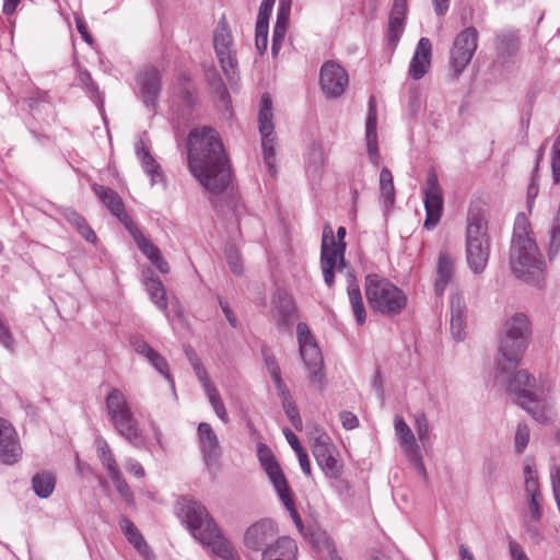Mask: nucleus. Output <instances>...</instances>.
<instances>
[{"label":"nucleus","mask_w":560,"mask_h":560,"mask_svg":"<svg viewBox=\"0 0 560 560\" xmlns=\"http://www.w3.org/2000/svg\"><path fill=\"white\" fill-rule=\"evenodd\" d=\"M295 305L292 296L281 288L276 289L271 299L270 313L279 327L292 325L295 316Z\"/></svg>","instance_id":"obj_18"},{"label":"nucleus","mask_w":560,"mask_h":560,"mask_svg":"<svg viewBox=\"0 0 560 560\" xmlns=\"http://www.w3.org/2000/svg\"><path fill=\"white\" fill-rule=\"evenodd\" d=\"M529 320L524 314H515L503 326V336L500 343L501 358L498 361L497 377L506 382L513 400L525 409L539 423H548L550 401L542 387L537 386L535 377L525 370L511 375L506 373L515 368L526 347L529 337Z\"/></svg>","instance_id":"obj_1"},{"label":"nucleus","mask_w":560,"mask_h":560,"mask_svg":"<svg viewBox=\"0 0 560 560\" xmlns=\"http://www.w3.org/2000/svg\"><path fill=\"white\" fill-rule=\"evenodd\" d=\"M177 84L178 98L185 106H192L196 102V95L195 91L190 86V78L187 74L182 73L177 77Z\"/></svg>","instance_id":"obj_44"},{"label":"nucleus","mask_w":560,"mask_h":560,"mask_svg":"<svg viewBox=\"0 0 560 560\" xmlns=\"http://www.w3.org/2000/svg\"><path fill=\"white\" fill-rule=\"evenodd\" d=\"M130 342L135 351L145 358L154 350L147 341L138 337L131 338Z\"/></svg>","instance_id":"obj_61"},{"label":"nucleus","mask_w":560,"mask_h":560,"mask_svg":"<svg viewBox=\"0 0 560 560\" xmlns=\"http://www.w3.org/2000/svg\"><path fill=\"white\" fill-rule=\"evenodd\" d=\"M424 194L425 220L424 228L432 230L440 222L443 212V197L436 173L431 170L428 173Z\"/></svg>","instance_id":"obj_12"},{"label":"nucleus","mask_w":560,"mask_h":560,"mask_svg":"<svg viewBox=\"0 0 560 560\" xmlns=\"http://www.w3.org/2000/svg\"><path fill=\"white\" fill-rule=\"evenodd\" d=\"M432 44L427 37H421L411 58L408 73L413 80L423 78L431 67Z\"/></svg>","instance_id":"obj_22"},{"label":"nucleus","mask_w":560,"mask_h":560,"mask_svg":"<svg viewBox=\"0 0 560 560\" xmlns=\"http://www.w3.org/2000/svg\"><path fill=\"white\" fill-rule=\"evenodd\" d=\"M451 332L455 340L465 338L466 304L464 299L454 294L451 296Z\"/></svg>","instance_id":"obj_30"},{"label":"nucleus","mask_w":560,"mask_h":560,"mask_svg":"<svg viewBox=\"0 0 560 560\" xmlns=\"http://www.w3.org/2000/svg\"><path fill=\"white\" fill-rule=\"evenodd\" d=\"M380 190L381 196L387 207L395 202V187L392 172L387 167H383L380 173Z\"/></svg>","instance_id":"obj_41"},{"label":"nucleus","mask_w":560,"mask_h":560,"mask_svg":"<svg viewBox=\"0 0 560 560\" xmlns=\"http://www.w3.org/2000/svg\"><path fill=\"white\" fill-rule=\"evenodd\" d=\"M125 468L128 472L135 475L137 478H142L144 476V469L142 465L132 457L125 459Z\"/></svg>","instance_id":"obj_62"},{"label":"nucleus","mask_w":560,"mask_h":560,"mask_svg":"<svg viewBox=\"0 0 560 560\" xmlns=\"http://www.w3.org/2000/svg\"><path fill=\"white\" fill-rule=\"evenodd\" d=\"M145 289L156 307L165 311L167 308V301L166 291L162 281L158 277L149 278L145 281Z\"/></svg>","instance_id":"obj_39"},{"label":"nucleus","mask_w":560,"mask_h":560,"mask_svg":"<svg viewBox=\"0 0 560 560\" xmlns=\"http://www.w3.org/2000/svg\"><path fill=\"white\" fill-rule=\"evenodd\" d=\"M215 415L220 418V420L224 423L230 421L229 415L225 410L224 404L221 399L219 392L215 389H209L208 394H206Z\"/></svg>","instance_id":"obj_49"},{"label":"nucleus","mask_w":560,"mask_h":560,"mask_svg":"<svg viewBox=\"0 0 560 560\" xmlns=\"http://www.w3.org/2000/svg\"><path fill=\"white\" fill-rule=\"evenodd\" d=\"M277 525L270 520H261L247 528L244 542L252 550H261L271 547L277 540Z\"/></svg>","instance_id":"obj_16"},{"label":"nucleus","mask_w":560,"mask_h":560,"mask_svg":"<svg viewBox=\"0 0 560 560\" xmlns=\"http://www.w3.org/2000/svg\"><path fill=\"white\" fill-rule=\"evenodd\" d=\"M311 441L312 453L316 463L336 450L328 434L320 429H315Z\"/></svg>","instance_id":"obj_37"},{"label":"nucleus","mask_w":560,"mask_h":560,"mask_svg":"<svg viewBox=\"0 0 560 560\" xmlns=\"http://www.w3.org/2000/svg\"><path fill=\"white\" fill-rule=\"evenodd\" d=\"M147 359L156 369V371H159L166 380L172 382L168 364L158 351L153 350Z\"/></svg>","instance_id":"obj_51"},{"label":"nucleus","mask_w":560,"mask_h":560,"mask_svg":"<svg viewBox=\"0 0 560 560\" xmlns=\"http://www.w3.org/2000/svg\"><path fill=\"white\" fill-rule=\"evenodd\" d=\"M288 24H289V19L277 16V21H276V24L273 27V33H272V45H271V52H272L273 57H276L279 54V50H280L282 43L284 40V37H285Z\"/></svg>","instance_id":"obj_45"},{"label":"nucleus","mask_w":560,"mask_h":560,"mask_svg":"<svg viewBox=\"0 0 560 560\" xmlns=\"http://www.w3.org/2000/svg\"><path fill=\"white\" fill-rule=\"evenodd\" d=\"M213 47L224 74L232 81L237 72V59L231 31L223 20L214 31Z\"/></svg>","instance_id":"obj_11"},{"label":"nucleus","mask_w":560,"mask_h":560,"mask_svg":"<svg viewBox=\"0 0 560 560\" xmlns=\"http://www.w3.org/2000/svg\"><path fill=\"white\" fill-rule=\"evenodd\" d=\"M119 526L128 541L139 551L140 555L149 559L150 548L136 525L127 516L122 515L119 518Z\"/></svg>","instance_id":"obj_33"},{"label":"nucleus","mask_w":560,"mask_h":560,"mask_svg":"<svg viewBox=\"0 0 560 560\" xmlns=\"http://www.w3.org/2000/svg\"><path fill=\"white\" fill-rule=\"evenodd\" d=\"M95 445L97 450V456L103 467L106 469L108 477L110 478L120 472L119 466L110 451L108 443L102 436H97L95 440Z\"/></svg>","instance_id":"obj_36"},{"label":"nucleus","mask_w":560,"mask_h":560,"mask_svg":"<svg viewBox=\"0 0 560 560\" xmlns=\"http://www.w3.org/2000/svg\"><path fill=\"white\" fill-rule=\"evenodd\" d=\"M307 168L317 173L325 164V154L320 145L313 143L306 158Z\"/></svg>","instance_id":"obj_46"},{"label":"nucleus","mask_w":560,"mask_h":560,"mask_svg":"<svg viewBox=\"0 0 560 560\" xmlns=\"http://www.w3.org/2000/svg\"><path fill=\"white\" fill-rule=\"evenodd\" d=\"M63 217L86 242L94 244L97 241L95 232L91 229L86 220L74 209H66Z\"/></svg>","instance_id":"obj_35"},{"label":"nucleus","mask_w":560,"mask_h":560,"mask_svg":"<svg viewBox=\"0 0 560 560\" xmlns=\"http://www.w3.org/2000/svg\"><path fill=\"white\" fill-rule=\"evenodd\" d=\"M415 429L418 434L419 441L425 445L430 442V425L427 416L423 411H418L415 415Z\"/></svg>","instance_id":"obj_48"},{"label":"nucleus","mask_w":560,"mask_h":560,"mask_svg":"<svg viewBox=\"0 0 560 560\" xmlns=\"http://www.w3.org/2000/svg\"><path fill=\"white\" fill-rule=\"evenodd\" d=\"M110 480L116 488L117 492L126 500L131 498L129 486L122 477L121 471L110 477Z\"/></svg>","instance_id":"obj_58"},{"label":"nucleus","mask_w":560,"mask_h":560,"mask_svg":"<svg viewBox=\"0 0 560 560\" xmlns=\"http://www.w3.org/2000/svg\"><path fill=\"white\" fill-rule=\"evenodd\" d=\"M135 150L138 159L141 161L143 171L150 176L151 185L162 182L163 173L161 166L145 148L142 140L137 141Z\"/></svg>","instance_id":"obj_31"},{"label":"nucleus","mask_w":560,"mask_h":560,"mask_svg":"<svg viewBox=\"0 0 560 560\" xmlns=\"http://www.w3.org/2000/svg\"><path fill=\"white\" fill-rule=\"evenodd\" d=\"M345 250L343 245H337L331 226L326 224L322 237L320 266L328 288L335 284V270L341 271L346 266Z\"/></svg>","instance_id":"obj_9"},{"label":"nucleus","mask_w":560,"mask_h":560,"mask_svg":"<svg viewBox=\"0 0 560 560\" xmlns=\"http://www.w3.org/2000/svg\"><path fill=\"white\" fill-rule=\"evenodd\" d=\"M187 151L190 173L208 191L220 194L228 188L232 178L230 161L214 128L201 126L191 129Z\"/></svg>","instance_id":"obj_2"},{"label":"nucleus","mask_w":560,"mask_h":560,"mask_svg":"<svg viewBox=\"0 0 560 560\" xmlns=\"http://www.w3.org/2000/svg\"><path fill=\"white\" fill-rule=\"evenodd\" d=\"M300 357L308 371V380L316 389H324L325 373L324 360L320 349L305 323H299L296 326Z\"/></svg>","instance_id":"obj_7"},{"label":"nucleus","mask_w":560,"mask_h":560,"mask_svg":"<svg viewBox=\"0 0 560 560\" xmlns=\"http://www.w3.org/2000/svg\"><path fill=\"white\" fill-rule=\"evenodd\" d=\"M455 273V261L446 252H441L436 265V278L434 291L438 296L444 294L446 287L453 280Z\"/></svg>","instance_id":"obj_28"},{"label":"nucleus","mask_w":560,"mask_h":560,"mask_svg":"<svg viewBox=\"0 0 560 560\" xmlns=\"http://www.w3.org/2000/svg\"><path fill=\"white\" fill-rule=\"evenodd\" d=\"M340 420H341L342 427L346 430H352L359 425V420H358L357 416L350 411H342L340 413Z\"/></svg>","instance_id":"obj_63"},{"label":"nucleus","mask_w":560,"mask_h":560,"mask_svg":"<svg viewBox=\"0 0 560 560\" xmlns=\"http://www.w3.org/2000/svg\"><path fill=\"white\" fill-rule=\"evenodd\" d=\"M320 88L328 98L339 97L349 83L347 71L334 60L326 61L320 68Z\"/></svg>","instance_id":"obj_13"},{"label":"nucleus","mask_w":560,"mask_h":560,"mask_svg":"<svg viewBox=\"0 0 560 560\" xmlns=\"http://www.w3.org/2000/svg\"><path fill=\"white\" fill-rule=\"evenodd\" d=\"M0 343L10 351H14V338L9 327L0 318Z\"/></svg>","instance_id":"obj_59"},{"label":"nucleus","mask_w":560,"mask_h":560,"mask_svg":"<svg viewBox=\"0 0 560 560\" xmlns=\"http://www.w3.org/2000/svg\"><path fill=\"white\" fill-rule=\"evenodd\" d=\"M272 100L268 93L262 94L258 113V127L261 136L264 162L271 176L276 170V136L273 126Z\"/></svg>","instance_id":"obj_8"},{"label":"nucleus","mask_w":560,"mask_h":560,"mask_svg":"<svg viewBox=\"0 0 560 560\" xmlns=\"http://www.w3.org/2000/svg\"><path fill=\"white\" fill-rule=\"evenodd\" d=\"M282 408L295 430L302 431L303 421L294 401L282 405Z\"/></svg>","instance_id":"obj_57"},{"label":"nucleus","mask_w":560,"mask_h":560,"mask_svg":"<svg viewBox=\"0 0 560 560\" xmlns=\"http://www.w3.org/2000/svg\"><path fill=\"white\" fill-rule=\"evenodd\" d=\"M257 456L271 481L275 491L283 489L288 486L284 474L282 472L279 464L276 462L271 450L264 443L257 446Z\"/></svg>","instance_id":"obj_23"},{"label":"nucleus","mask_w":560,"mask_h":560,"mask_svg":"<svg viewBox=\"0 0 560 560\" xmlns=\"http://www.w3.org/2000/svg\"><path fill=\"white\" fill-rule=\"evenodd\" d=\"M518 38L514 32H502L497 36V50L501 56H511L517 50Z\"/></svg>","instance_id":"obj_43"},{"label":"nucleus","mask_w":560,"mask_h":560,"mask_svg":"<svg viewBox=\"0 0 560 560\" xmlns=\"http://www.w3.org/2000/svg\"><path fill=\"white\" fill-rule=\"evenodd\" d=\"M280 501L283 503V505L285 506V509L289 511L290 513V516L293 521V523L295 524L298 530L300 533H303V522H302V518L300 517L296 509H295V503H294V500L292 498V494H291V490L289 488V485L287 487H284L283 489H279L276 491Z\"/></svg>","instance_id":"obj_42"},{"label":"nucleus","mask_w":560,"mask_h":560,"mask_svg":"<svg viewBox=\"0 0 560 560\" xmlns=\"http://www.w3.org/2000/svg\"><path fill=\"white\" fill-rule=\"evenodd\" d=\"M408 12L407 0H394L387 30V45L395 50L405 30Z\"/></svg>","instance_id":"obj_19"},{"label":"nucleus","mask_w":560,"mask_h":560,"mask_svg":"<svg viewBox=\"0 0 560 560\" xmlns=\"http://www.w3.org/2000/svg\"><path fill=\"white\" fill-rule=\"evenodd\" d=\"M337 450L332 451L327 456L323 457L317 462L325 476L329 479H338L342 474V464L337 458Z\"/></svg>","instance_id":"obj_40"},{"label":"nucleus","mask_w":560,"mask_h":560,"mask_svg":"<svg viewBox=\"0 0 560 560\" xmlns=\"http://www.w3.org/2000/svg\"><path fill=\"white\" fill-rule=\"evenodd\" d=\"M552 178L556 184L560 183V135L556 138L551 152Z\"/></svg>","instance_id":"obj_52"},{"label":"nucleus","mask_w":560,"mask_h":560,"mask_svg":"<svg viewBox=\"0 0 560 560\" xmlns=\"http://www.w3.org/2000/svg\"><path fill=\"white\" fill-rule=\"evenodd\" d=\"M127 229L141 253L158 268L160 272L167 273L170 271V266L162 257L159 247L148 240L133 223L127 225Z\"/></svg>","instance_id":"obj_20"},{"label":"nucleus","mask_w":560,"mask_h":560,"mask_svg":"<svg viewBox=\"0 0 560 560\" xmlns=\"http://www.w3.org/2000/svg\"><path fill=\"white\" fill-rule=\"evenodd\" d=\"M137 84L144 105L154 109L162 88L160 71L153 66H144L137 74Z\"/></svg>","instance_id":"obj_17"},{"label":"nucleus","mask_w":560,"mask_h":560,"mask_svg":"<svg viewBox=\"0 0 560 560\" xmlns=\"http://www.w3.org/2000/svg\"><path fill=\"white\" fill-rule=\"evenodd\" d=\"M510 265L515 277L529 284L539 285L544 279L545 261L524 214L515 219Z\"/></svg>","instance_id":"obj_4"},{"label":"nucleus","mask_w":560,"mask_h":560,"mask_svg":"<svg viewBox=\"0 0 560 560\" xmlns=\"http://www.w3.org/2000/svg\"><path fill=\"white\" fill-rule=\"evenodd\" d=\"M177 516L186 524L191 535L211 548L223 560H240L237 551L222 535L207 508L189 498H180L176 503Z\"/></svg>","instance_id":"obj_3"},{"label":"nucleus","mask_w":560,"mask_h":560,"mask_svg":"<svg viewBox=\"0 0 560 560\" xmlns=\"http://www.w3.org/2000/svg\"><path fill=\"white\" fill-rule=\"evenodd\" d=\"M541 159H542V148H540L538 151L535 168H534L533 175H532V180L527 187V198H528L529 202H533V200L537 197L538 191H539V186H538V182H537V178H538L537 172H538V166H539V162Z\"/></svg>","instance_id":"obj_55"},{"label":"nucleus","mask_w":560,"mask_h":560,"mask_svg":"<svg viewBox=\"0 0 560 560\" xmlns=\"http://www.w3.org/2000/svg\"><path fill=\"white\" fill-rule=\"evenodd\" d=\"M529 441V428L525 423H518L515 438H514V444H515V451L517 454H522Z\"/></svg>","instance_id":"obj_50"},{"label":"nucleus","mask_w":560,"mask_h":560,"mask_svg":"<svg viewBox=\"0 0 560 560\" xmlns=\"http://www.w3.org/2000/svg\"><path fill=\"white\" fill-rule=\"evenodd\" d=\"M78 81L80 85H82L89 93L92 94V96L100 98L98 88L88 70H79Z\"/></svg>","instance_id":"obj_56"},{"label":"nucleus","mask_w":560,"mask_h":560,"mask_svg":"<svg viewBox=\"0 0 560 560\" xmlns=\"http://www.w3.org/2000/svg\"><path fill=\"white\" fill-rule=\"evenodd\" d=\"M56 478L51 472L43 471L33 476L32 489L39 498H48L55 490Z\"/></svg>","instance_id":"obj_38"},{"label":"nucleus","mask_w":560,"mask_h":560,"mask_svg":"<svg viewBox=\"0 0 560 560\" xmlns=\"http://www.w3.org/2000/svg\"><path fill=\"white\" fill-rule=\"evenodd\" d=\"M365 141L370 161L374 165H378L381 155L377 143V109L374 96H371L369 101V110L365 121Z\"/></svg>","instance_id":"obj_24"},{"label":"nucleus","mask_w":560,"mask_h":560,"mask_svg":"<svg viewBox=\"0 0 560 560\" xmlns=\"http://www.w3.org/2000/svg\"><path fill=\"white\" fill-rule=\"evenodd\" d=\"M23 455V448L15 428L10 421L0 418V463L14 465Z\"/></svg>","instance_id":"obj_14"},{"label":"nucleus","mask_w":560,"mask_h":560,"mask_svg":"<svg viewBox=\"0 0 560 560\" xmlns=\"http://www.w3.org/2000/svg\"><path fill=\"white\" fill-rule=\"evenodd\" d=\"M276 0H262L259 7V12L256 23L268 24L269 18Z\"/></svg>","instance_id":"obj_60"},{"label":"nucleus","mask_w":560,"mask_h":560,"mask_svg":"<svg viewBox=\"0 0 560 560\" xmlns=\"http://www.w3.org/2000/svg\"><path fill=\"white\" fill-rule=\"evenodd\" d=\"M364 291L372 311L382 315H399L407 305L404 291L380 275L370 273L365 277Z\"/></svg>","instance_id":"obj_6"},{"label":"nucleus","mask_w":560,"mask_h":560,"mask_svg":"<svg viewBox=\"0 0 560 560\" xmlns=\"http://www.w3.org/2000/svg\"><path fill=\"white\" fill-rule=\"evenodd\" d=\"M395 431L398 435L400 447L408 460L416 467L419 474L425 476L420 446L409 425L401 417L395 418Z\"/></svg>","instance_id":"obj_15"},{"label":"nucleus","mask_w":560,"mask_h":560,"mask_svg":"<svg viewBox=\"0 0 560 560\" xmlns=\"http://www.w3.org/2000/svg\"><path fill=\"white\" fill-rule=\"evenodd\" d=\"M296 542L288 536H282L271 547L264 549L261 560H296Z\"/></svg>","instance_id":"obj_27"},{"label":"nucleus","mask_w":560,"mask_h":560,"mask_svg":"<svg viewBox=\"0 0 560 560\" xmlns=\"http://www.w3.org/2000/svg\"><path fill=\"white\" fill-rule=\"evenodd\" d=\"M255 44L257 50L262 55L268 45V24L256 23Z\"/></svg>","instance_id":"obj_54"},{"label":"nucleus","mask_w":560,"mask_h":560,"mask_svg":"<svg viewBox=\"0 0 560 560\" xmlns=\"http://www.w3.org/2000/svg\"><path fill=\"white\" fill-rule=\"evenodd\" d=\"M105 404L110 422L132 412L125 394L117 388L108 392Z\"/></svg>","instance_id":"obj_32"},{"label":"nucleus","mask_w":560,"mask_h":560,"mask_svg":"<svg viewBox=\"0 0 560 560\" xmlns=\"http://www.w3.org/2000/svg\"><path fill=\"white\" fill-rule=\"evenodd\" d=\"M225 257L231 271L236 276H241L243 273V260L240 250L234 244L226 245Z\"/></svg>","instance_id":"obj_47"},{"label":"nucleus","mask_w":560,"mask_h":560,"mask_svg":"<svg viewBox=\"0 0 560 560\" xmlns=\"http://www.w3.org/2000/svg\"><path fill=\"white\" fill-rule=\"evenodd\" d=\"M478 47V31L466 27L456 35L450 56V69L453 78H458L471 61Z\"/></svg>","instance_id":"obj_10"},{"label":"nucleus","mask_w":560,"mask_h":560,"mask_svg":"<svg viewBox=\"0 0 560 560\" xmlns=\"http://www.w3.org/2000/svg\"><path fill=\"white\" fill-rule=\"evenodd\" d=\"M490 240L486 210L479 205H471L467 213L466 256L470 270L481 273L489 260Z\"/></svg>","instance_id":"obj_5"},{"label":"nucleus","mask_w":560,"mask_h":560,"mask_svg":"<svg viewBox=\"0 0 560 560\" xmlns=\"http://www.w3.org/2000/svg\"><path fill=\"white\" fill-rule=\"evenodd\" d=\"M525 492L528 497V502H541L542 497L537 477L525 479Z\"/></svg>","instance_id":"obj_53"},{"label":"nucleus","mask_w":560,"mask_h":560,"mask_svg":"<svg viewBox=\"0 0 560 560\" xmlns=\"http://www.w3.org/2000/svg\"><path fill=\"white\" fill-rule=\"evenodd\" d=\"M199 448L207 465L217 462L221 455L219 439L212 427L207 422H201L197 429Z\"/></svg>","instance_id":"obj_21"},{"label":"nucleus","mask_w":560,"mask_h":560,"mask_svg":"<svg viewBox=\"0 0 560 560\" xmlns=\"http://www.w3.org/2000/svg\"><path fill=\"white\" fill-rule=\"evenodd\" d=\"M92 190L121 223L126 226L132 223L125 211L121 198L115 190L98 184H94Z\"/></svg>","instance_id":"obj_25"},{"label":"nucleus","mask_w":560,"mask_h":560,"mask_svg":"<svg viewBox=\"0 0 560 560\" xmlns=\"http://www.w3.org/2000/svg\"><path fill=\"white\" fill-rule=\"evenodd\" d=\"M509 548H510V555L512 557V560H528L523 548L516 541L511 540L509 544Z\"/></svg>","instance_id":"obj_64"},{"label":"nucleus","mask_w":560,"mask_h":560,"mask_svg":"<svg viewBox=\"0 0 560 560\" xmlns=\"http://www.w3.org/2000/svg\"><path fill=\"white\" fill-rule=\"evenodd\" d=\"M115 430L136 447L143 445V439L139 430V423L132 412L112 421Z\"/></svg>","instance_id":"obj_29"},{"label":"nucleus","mask_w":560,"mask_h":560,"mask_svg":"<svg viewBox=\"0 0 560 560\" xmlns=\"http://www.w3.org/2000/svg\"><path fill=\"white\" fill-rule=\"evenodd\" d=\"M541 502H528V509L523 516L524 528L529 536L530 540L535 544H540L545 536L541 525Z\"/></svg>","instance_id":"obj_26"},{"label":"nucleus","mask_w":560,"mask_h":560,"mask_svg":"<svg viewBox=\"0 0 560 560\" xmlns=\"http://www.w3.org/2000/svg\"><path fill=\"white\" fill-rule=\"evenodd\" d=\"M349 301L352 307L353 315L355 317L358 325H363L366 319V311L363 303V298L361 294V290L357 280L351 275L348 279V288H347Z\"/></svg>","instance_id":"obj_34"}]
</instances>
